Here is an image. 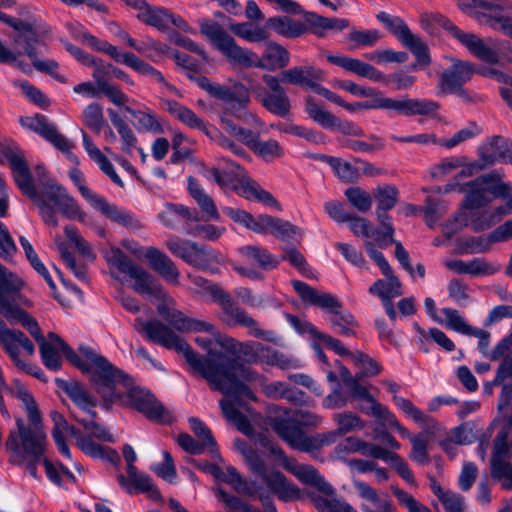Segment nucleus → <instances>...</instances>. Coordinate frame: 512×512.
Segmentation results:
<instances>
[{
	"label": "nucleus",
	"instance_id": "1",
	"mask_svg": "<svg viewBox=\"0 0 512 512\" xmlns=\"http://www.w3.org/2000/svg\"><path fill=\"white\" fill-rule=\"evenodd\" d=\"M22 285L21 279L7 269L0 267V314L11 324L21 323L29 331L37 341L42 361L48 369L52 371L59 370L61 367V355H65L74 366L85 373H89L93 382L95 370L86 352H91L94 355L98 354L86 346H81L79 354H77L63 339L53 332L48 333L47 338H45L37 321L18 307V303L30 306V302L18 293Z\"/></svg>",
	"mask_w": 512,
	"mask_h": 512
},
{
	"label": "nucleus",
	"instance_id": "2",
	"mask_svg": "<svg viewBox=\"0 0 512 512\" xmlns=\"http://www.w3.org/2000/svg\"><path fill=\"white\" fill-rule=\"evenodd\" d=\"M234 448L239 452L250 471L261 478V483L249 481L241 476L237 469L227 465L222 469V476L217 480L225 482L239 494L257 498L265 508L266 512H277L272 501V495L284 502L294 501L301 498L300 489L290 482L283 473L275 469H268L265 455L256 448L249 446L242 439H235Z\"/></svg>",
	"mask_w": 512,
	"mask_h": 512
},
{
	"label": "nucleus",
	"instance_id": "3",
	"mask_svg": "<svg viewBox=\"0 0 512 512\" xmlns=\"http://www.w3.org/2000/svg\"><path fill=\"white\" fill-rule=\"evenodd\" d=\"M504 176L502 170H494L461 187L460 191H465L466 196L465 210L456 217L460 226L481 231L512 214V187L503 181Z\"/></svg>",
	"mask_w": 512,
	"mask_h": 512
},
{
	"label": "nucleus",
	"instance_id": "4",
	"mask_svg": "<svg viewBox=\"0 0 512 512\" xmlns=\"http://www.w3.org/2000/svg\"><path fill=\"white\" fill-rule=\"evenodd\" d=\"M94 367L93 384L103 400V407L110 409L118 404L137 410L150 420H162L164 407L146 390L133 386V379L116 368L105 357L86 352Z\"/></svg>",
	"mask_w": 512,
	"mask_h": 512
},
{
	"label": "nucleus",
	"instance_id": "5",
	"mask_svg": "<svg viewBox=\"0 0 512 512\" xmlns=\"http://www.w3.org/2000/svg\"><path fill=\"white\" fill-rule=\"evenodd\" d=\"M198 25L200 33L232 64L273 72L284 69L290 63L289 51L275 41H264V50L261 56H258L251 49L238 45L219 23L201 18Z\"/></svg>",
	"mask_w": 512,
	"mask_h": 512
},
{
	"label": "nucleus",
	"instance_id": "6",
	"mask_svg": "<svg viewBox=\"0 0 512 512\" xmlns=\"http://www.w3.org/2000/svg\"><path fill=\"white\" fill-rule=\"evenodd\" d=\"M195 342L207 351V356L198 357L207 361L211 367L213 381L205 379L211 390L238 398L244 396L255 400V396L245 382L257 381L262 378L254 369L241 363L237 358L213 351V344H217L213 336H197Z\"/></svg>",
	"mask_w": 512,
	"mask_h": 512
},
{
	"label": "nucleus",
	"instance_id": "7",
	"mask_svg": "<svg viewBox=\"0 0 512 512\" xmlns=\"http://www.w3.org/2000/svg\"><path fill=\"white\" fill-rule=\"evenodd\" d=\"M18 188L35 203L47 225L53 227L58 225L55 209L69 219L84 221L85 213L81 211L77 202L67 193L66 189L56 182L47 181L42 189L37 191L30 172L25 184L20 183Z\"/></svg>",
	"mask_w": 512,
	"mask_h": 512
},
{
	"label": "nucleus",
	"instance_id": "8",
	"mask_svg": "<svg viewBox=\"0 0 512 512\" xmlns=\"http://www.w3.org/2000/svg\"><path fill=\"white\" fill-rule=\"evenodd\" d=\"M190 281L195 285L197 293H207L212 300L218 302L223 315L224 321L229 325H240L248 329V333L254 337L261 338L265 341L279 344L281 338L273 331L263 330L258 322L240 308L220 286L209 282L207 279L198 275H188Z\"/></svg>",
	"mask_w": 512,
	"mask_h": 512
},
{
	"label": "nucleus",
	"instance_id": "9",
	"mask_svg": "<svg viewBox=\"0 0 512 512\" xmlns=\"http://www.w3.org/2000/svg\"><path fill=\"white\" fill-rule=\"evenodd\" d=\"M68 29L76 40L82 41L91 48L109 55L117 63L126 65L138 74L149 77L151 80L165 87L170 92L175 94L178 93L177 88L167 82L164 75L159 70L143 61L135 54L119 51L116 46L108 43L107 41L100 40L88 33L80 23H70L68 25Z\"/></svg>",
	"mask_w": 512,
	"mask_h": 512
},
{
	"label": "nucleus",
	"instance_id": "10",
	"mask_svg": "<svg viewBox=\"0 0 512 512\" xmlns=\"http://www.w3.org/2000/svg\"><path fill=\"white\" fill-rule=\"evenodd\" d=\"M134 327L137 331L144 333L150 341L182 353L194 374L199 375L203 379H208L210 382L213 381L214 378L209 363L200 359L190 345L167 325L156 320L144 321L136 319Z\"/></svg>",
	"mask_w": 512,
	"mask_h": 512
},
{
	"label": "nucleus",
	"instance_id": "11",
	"mask_svg": "<svg viewBox=\"0 0 512 512\" xmlns=\"http://www.w3.org/2000/svg\"><path fill=\"white\" fill-rule=\"evenodd\" d=\"M224 161L227 170L221 171L218 168H212L207 172L209 179L222 189L233 190L247 200L261 202L281 210L280 204L273 195L251 179L239 164L229 159H224Z\"/></svg>",
	"mask_w": 512,
	"mask_h": 512
},
{
	"label": "nucleus",
	"instance_id": "12",
	"mask_svg": "<svg viewBox=\"0 0 512 512\" xmlns=\"http://www.w3.org/2000/svg\"><path fill=\"white\" fill-rule=\"evenodd\" d=\"M62 388L75 406V409L71 411V416L83 427L82 432L92 440L114 442L113 435L103 425L95 421L96 408L99 405L98 399L83 385L75 381H63Z\"/></svg>",
	"mask_w": 512,
	"mask_h": 512
},
{
	"label": "nucleus",
	"instance_id": "13",
	"mask_svg": "<svg viewBox=\"0 0 512 512\" xmlns=\"http://www.w3.org/2000/svg\"><path fill=\"white\" fill-rule=\"evenodd\" d=\"M197 84L211 96L223 100L232 106L231 114L238 120L255 126H261V120L252 112L245 110L251 99L248 89L244 84L235 82L232 86L221 85L210 81L207 77L197 78Z\"/></svg>",
	"mask_w": 512,
	"mask_h": 512
},
{
	"label": "nucleus",
	"instance_id": "14",
	"mask_svg": "<svg viewBox=\"0 0 512 512\" xmlns=\"http://www.w3.org/2000/svg\"><path fill=\"white\" fill-rule=\"evenodd\" d=\"M430 22H435L442 26L451 35V37L456 39L476 58L489 64L498 63L499 55L495 50V45L491 38L484 40L472 32L461 30L449 19L441 15L422 17V27L429 33H433L432 29L430 28Z\"/></svg>",
	"mask_w": 512,
	"mask_h": 512
},
{
	"label": "nucleus",
	"instance_id": "15",
	"mask_svg": "<svg viewBox=\"0 0 512 512\" xmlns=\"http://www.w3.org/2000/svg\"><path fill=\"white\" fill-rule=\"evenodd\" d=\"M350 112L358 110L383 109L395 111L399 114L411 116H433L440 108L438 102L425 98H409L393 99L384 95H378L370 101L345 103L344 107Z\"/></svg>",
	"mask_w": 512,
	"mask_h": 512
},
{
	"label": "nucleus",
	"instance_id": "16",
	"mask_svg": "<svg viewBox=\"0 0 512 512\" xmlns=\"http://www.w3.org/2000/svg\"><path fill=\"white\" fill-rule=\"evenodd\" d=\"M104 257L111 274L115 277L116 273L123 274L134 280L133 289L139 294L153 296L163 293L162 285L143 267L128 258L120 248L111 247L105 252Z\"/></svg>",
	"mask_w": 512,
	"mask_h": 512
},
{
	"label": "nucleus",
	"instance_id": "17",
	"mask_svg": "<svg viewBox=\"0 0 512 512\" xmlns=\"http://www.w3.org/2000/svg\"><path fill=\"white\" fill-rule=\"evenodd\" d=\"M328 62L337 65L347 71H350L360 77L368 78L375 82H383L386 85H393L395 90H405L410 88L416 81L412 75L405 73H393L384 75L372 65L365 63L359 59L351 58L344 55L326 54Z\"/></svg>",
	"mask_w": 512,
	"mask_h": 512
},
{
	"label": "nucleus",
	"instance_id": "18",
	"mask_svg": "<svg viewBox=\"0 0 512 512\" xmlns=\"http://www.w3.org/2000/svg\"><path fill=\"white\" fill-rule=\"evenodd\" d=\"M17 433L10 432L6 441L8 450L18 453L22 447L26 457L40 461L44 455L47 436L43 430L42 422L26 427L23 420L16 419Z\"/></svg>",
	"mask_w": 512,
	"mask_h": 512
},
{
	"label": "nucleus",
	"instance_id": "19",
	"mask_svg": "<svg viewBox=\"0 0 512 512\" xmlns=\"http://www.w3.org/2000/svg\"><path fill=\"white\" fill-rule=\"evenodd\" d=\"M51 418L54 422L52 436L55 444L62 455L66 458H71L70 450L65 442L64 434L68 433L76 440L77 446L87 455L94 458L104 457V448L92 440L88 435H85L81 430L69 425L63 416L53 411Z\"/></svg>",
	"mask_w": 512,
	"mask_h": 512
},
{
	"label": "nucleus",
	"instance_id": "20",
	"mask_svg": "<svg viewBox=\"0 0 512 512\" xmlns=\"http://www.w3.org/2000/svg\"><path fill=\"white\" fill-rule=\"evenodd\" d=\"M262 81L269 92L259 83L251 85V93L255 99L270 113L286 117L290 113L291 103L285 89L281 86V76L264 74Z\"/></svg>",
	"mask_w": 512,
	"mask_h": 512
},
{
	"label": "nucleus",
	"instance_id": "21",
	"mask_svg": "<svg viewBox=\"0 0 512 512\" xmlns=\"http://www.w3.org/2000/svg\"><path fill=\"white\" fill-rule=\"evenodd\" d=\"M14 42L21 47L32 60L34 67L41 72H46L61 83H66L65 76L58 72L59 65L54 60H39L38 55L47 51V46L41 37L30 25L14 37Z\"/></svg>",
	"mask_w": 512,
	"mask_h": 512
},
{
	"label": "nucleus",
	"instance_id": "22",
	"mask_svg": "<svg viewBox=\"0 0 512 512\" xmlns=\"http://www.w3.org/2000/svg\"><path fill=\"white\" fill-rule=\"evenodd\" d=\"M224 133L214 131L213 140L223 149L229 150L240 158H250L247 151L237 142L247 146L249 149L253 145L258 133L236 124L226 116L220 118Z\"/></svg>",
	"mask_w": 512,
	"mask_h": 512
},
{
	"label": "nucleus",
	"instance_id": "23",
	"mask_svg": "<svg viewBox=\"0 0 512 512\" xmlns=\"http://www.w3.org/2000/svg\"><path fill=\"white\" fill-rule=\"evenodd\" d=\"M165 246L174 256L201 270H208L212 263L217 262L214 250L191 240L172 236L166 240Z\"/></svg>",
	"mask_w": 512,
	"mask_h": 512
},
{
	"label": "nucleus",
	"instance_id": "24",
	"mask_svg": "<svg viewBox=\"0 0 512 512\" xmlns=\"http://www.w3.org/2000/svg\"><path fill=\"white\" fill-rule=\"evenodd\" d=\"M21 125L34 133H37L47 142L61 151L73 162L77 161V157L73 154L72 148L74 143L58 131L55 123L51 122L46 116L36 114L34 116L21 117Z\"/></svg>",
	"mask_w": 512,
	"mask_h": 512
},
{
	"label": "nucleus",
	"instance_id": "25",
	"mask_svg": "<svg viewBox=\"0 0 512 512\" xmlns=\"http://www.w3.org/2000/svg\"><path fill=\"white\" fill-rule=\"evenodd\" d=\"M270 452L280 457L282 467L293 474L300 482L315 487L326 496L334 495V488L324 479L319 471L309 464H300L296 460L288 458L284 451L275 445L270 447Z\"/></svg>",
	"mask_w": 512,
	"mask_h": 512
},
{
	"label": "nucleus",
	"instance_id": "26",
	"mask_svg": "<svg viewBox=\"0 0 512 512\" xmlns=\"http://www.w3.org/2000/svg\"><path fill=\"white\" fill-rule=\"evenodd\" d=\"M491 475L506 490H512V441L507 443V433L499 432L494 438L491 457Z\"/></svg>",
	"mask_w": 512,
	"mask_h": 512
},
{
	"label": "nucleus",
	"instance_id": "27",
	"mask_svg": "<svg viewBox=\"0 0 512 512\" xmlns=\"http://www.w3.org/2000/svg\"><path fill=\"white\" fill-rule=\"evenodd\" d=\"M273 429L293 449L302 452H312L317 449L318 443L315 438L306 435L291 418L274 422Z\"/></svg>",
	"mask_w": 512,
	"mask_h": 512
},
{
	"label": "nucleus",
	"instance_id": "28",
	"mask_svg": "<svg viewBox=\"0 0 512 512\" xmlns=\"http://www.w3.org/2000/svg\"><path fill=\"white\" fill-rule=\"evenodd\" d=\"M476 72L475 65L469 61L455 59L452 65L445 69L439 79L438 89L440 94L453 92L471 80Z\"/></svg>",
	"mask_w": 512,
	"mask_h": 512
},
{
	"label": "nucleus",
	"instance_id": "29",
	"mask_svg": "<svg viewBox=\"0 0 512 512\" xmlns=\"http://www.w3.org/2000/svg\"><path fill=\"white\" fill-rule=\"evenodd\" d=\"M291 284L303 302L321 308L329 316L342 308V303L332 294L321 292L299 280H292Z\"/></svg>",
	"mask_w": 512,
	"mask_h": 512
},
{
	"label": "nucleus",
	"instance_id": "30",
	"mask_svg": "<svg viewBox=\"0 0 512 512\" xmlns=\"http://www.w3.org/2000/svg\"><path fill=\"white\" fill-rule=\"evenodd\" d=\"M90 206L109 218L111 221L127 228L130 231L135 232L143 228L141 221L137 219L132 212L115 204H110L100 195L96 197Z\"/></svg>",
	"mask_w": 512,
	"mask_h": 512
},
{
	"label": "nucleus",
	"instance_id": "31",
	"mask_svg": "<svg viewBox=\"0 0 512 512\" xmlns=\"http://www.w3.org/2000/svg\"><path fill=\"white\" fill-rule=\"evenodd\" d=\"M8 334L9 336L4 340V342H0L1 346L18 368L31 372L30 365L21 359L20 353L22 350L29 356L33 355L35 352L34 344L21 331L12 330Z\"/></svg>",
	"mask_w": 512,
	"mask_h": 512
},
{
	"label": "nucleus",
	"instance_id": "32",
	"mask_svg": "<svg viewBox=\"0 0 512 512\" xmlns=\"http://www.w3.org/2000/svg\"><path fill=\"white\" fill-rule=\"evenodd\" d=\"M145 260L165 282L174 286L179 285L180 271L163 251L155 247H147Z\"/></svg>",
	"mask_w": 512,
	"mask_h": 512
},
{
	"label": "nucleus",
	"instance_id": "33",
	"mask_svg": "<svg viewBox=\"0 0 512 512\" xmlns=\"http://www.w3.org/2000/svg\"><path fill=\"white\" fill-rule=\"evenodd\" d=\"M247 229L257 234H271L278 237H289L296 233V227L290 222L266 214L252 216Z\"/></svg>",
	"mask_w": 512,
	"mask_h": 512
},
{
	"label": "nucleus",
	"instance_id": "34",
	"mask_svg": "<svg viewBox=\"0 0 512 512\" xmlns=\"http://www.w3.org/2000/svg\"><path fill=\"white\" fill-rule=\"evenodd\" d=\"M0 163H8L17 186L25 184L27 175L31 172L23 151L16 145L0 142Z\"/></svg>",
	"mask_w": 512,
	"mask_h": 512
},
{
	"label": "nucleus",
	"instance_id": "35",
	"mask_svg": "<svg viewBox=\"0 0 512 512\" xmlns=\"http://www.w3.org/2000/svg\"><path fill=\"white\" fill-rule=\"evenodd\" d=\"M481 161L487 166L494 163H512V145L509 140L495 136L479 150Z\"/></svg>",
	"mask_w": 512,
	"mask_h": 512
},
{
	"label": "nucleus",
	"instance_id": "36",
	"mask_svg": "<svg viewBox=\"0 0 512 512\" xmlns=\"http://www.w3.org/2000/svg\"><path fill=\"white\" fill-rule=\"evenodd\" d=\"M353 486L358 495L363 499L362 512H391V502L385 495L378 493L376 489L360 480H353Z\"/></svg>",
	"mask_w": 512,
	"mask_h": 512
},
{
	"label": "nucleus",
	"instance_id": "37",
	"mask_svg": "<svg viewBox=\"0 0 512 512\" xmlns=\"http://www.w3.org/2000/svg\"><path fill=\"white\" fill-rule=\"evenodd\" d=\"M288 322L298 331L299 333H308L314 338L319 339L322 341L327 347L332 349L335 353H337L340 356L349 355L351 356L352 353L349 352V350L343 345V343L333 338L330 335H327L325 333L320 332L313 324L307 321H302L296 316L287 315Z\"/></svg>",
	"mask_w": 512,
	"mask_h": 512
},
{
	"label": "nucleus",
	"instance_id": "38",
	"mask_svg": "<svg viewBox=\"0 0 512 512\" xmlns=\"http://www.w3.org/2000/svg\"><path fill=\"white\" fill-rule=\"evenodd\" d=\"M280 76L284 83L312 88L315 81L324 78V72L314 66H296L283 70Z\"/></svg>",
	"mask_w": 512,
	"mask_h": 512
},
{
	"label": "nucleus",
	"instance_id": "39",
	"mask_svg": "<svg viewBox=\"0 0 512 512\" xmlns=\"http://www.w3.org/2000/svg\"><path fill=\"white\" fill-rule=\"evenodd\" d=\"M118 482L128 493H148L152 498L159 497V491L154 486L150 476L138 471L137 467L133 472H127V476L120 474Z\"/></svg>",
	"mask_w": 512,
	"mask_h": 512
},
{
	"label": "nucleus",
	"instance_id": "40",
	"mask_svg": "<svg viewBox=\"0 0 512 512\" xmlns=\"http://www.w3.org/2000/svg\"><path fill=\"white\" fill-rule=\"evenodd\" d=\"M83 139V147L89 157L98 165L99 169L111 179L113 183L119 187H123L124 183L116 173L113 164L103 154V152L94 144L92 139L85 131H81Z\"/></svg>",
	"mask_w": 512,
	"mask_h": 512
},
{
	"label": "nucleus",
	"instance_id": "41",
	"mask_svg": "<svg viewBox=\"0 0 512 512\" xmlns=\"http://www.w3.org/2000/svg\"><path fill=\"white\" fill-rule=\"evenodd\" d=\"M238 252L246 262L255 264L263 270L275 269L280 263V259L261 246H242Z\"/></svg>",
	"mask_w": 512,
	"mask_h": 512
},
{
	"label": "nucleus",
	"instance_id": "42",
	"mask_svg": "<svg viewBox=\"0 0 512 512\" xmlns=\"http://www.w3.org/2000/svg\"><path fill=\"white\" fill-rule=\"evenodd\" d=\"M385 279H378L369 287V293L380 298L382 303L392 301L394 298L402 295L401 283L394 275L393 270L390 274H383Z\"/></svg>",
	"mask_w": 512,
	"mask_h": 512
},
{
	"label": "nucleus",
	"instance_id": "43",
	"mask_svg": "<svg viewBox=\"0 0 512 512\" xmlns=\"http://www.w3.org/2000/svg\"><path fill=\"white\" fill-rule=\"evenodd\" d=\"M266 24L278 35L285 38H296L307 32L305 23L287 16H275L267 19Z\"/></svg>",
	"mask_w": 512,
	"mask_h": 512
},
{
	"label": "nucleus",
	"instance_id": "44",
	"mask_svg": "<svg viewBox=\"0 0 512 512\" xmlns=\"http://www.w3.org/2000/svg\"><path fill=\"white\" fill-rule=\"evenodd\" d=\"M262 351L261 364L277 367L281 370H294L302 367V363L298 358L276 350L271 346L264 345Z\"/></svg>",
	"mask_w": 512,
	"mask_h": 512
},
{
	"label": "nucleus",
	"instance_id": "45",
	"mask_svg": "<svg viewBox=\"0 0 512 512\" xmlns=\"http://www.w3.org/2000/svg\"><path fill=\"white\" fill-rule=\"evenodd\" d=\"M227 340H231L233 343H228L229 345H220L223 349H225L229 353H239L241 354L247 363L261 364V358L263 354L264 345L258 342H238L234 338L226 336Z\"/></svg>",
	"mask_w": 512,
	"mask_h": 512
},
{
	"label": "nucleus",
	"instance_id": "46",
	"mask_svg": "<svg viewBox=\"0 0 512 512\" xmlns=\"http://www.w3.org/2000/svg\"><path fill=\"white\" fill-rule=\"evenodd\" d=\"M229 29L235 36L250 43L263 42L270 37V33L266 27L251 22L231 23Z\"/></svg>",
	"mask_w": 512,
	"mask_h": 512
},
{
	"label": "nucleus",
	"instance_id": "47",
	"mask_svg": "<svg viewBox=\"0 0 512 512\" xmlns=\"http://www.w3.org/2000/svg\"><path fill=\"white\" fill-rule=\"evenodd\" d=\"M188 190L193 199L197 202L201 210L209 219L218 220L220 215L213 199L200 187L198 182L193 178H188Z\"/></svg>",
	"mask_w": 512,
	"mask_h": 512
},
{
	"label": "nucleus",
	"instance_id": "48",
	"mask_svg": "<svg viewBox=\"0 0 512 512\" xmlns=\"http://www.w3.org/2000/svg\"><path fill=\"white\" fill-rule=\"evenodd\" d=\"M159 220L169 228H176L180 219L196 221V213L183 205L167 204L158 214Z\"/></svg>",
	"mask_w": 512,
	"mask_h": 512
},
{
	"label": "nucleus",
	"instance_id": "49",
	"mask_svg": "<svg viewBox=\"0 0 512 512\" xmlns=\"http://www.w3.org/2000/svg\"><path fill=\"white\" fill-rule=\"evenodd\" d=\"M139 21L160 31L167 30V9L147 3L136 13Z\"/></svg>",
	"mask_w": 512,
	"mask_h": 512
},
{
	"label": "nucleus",
	"instance_id": "50",
	"mask_svg": "<svg viewBox=\"0 0 512 512\" xmlns=\"http://www.w3.org/2000/svg\"><path fill=\"white\" fill-rule=\"evenodd\" d=\"M125 110L135 120V127L137 128V130L155 134L163 132L162 125L152 110H134L130 107H126Z\"/></svg>",
	"mask_w": 512,
	"mask_h": 512
},
{
	"label": "nucleus",
	"instance_id": "51",
	"mask_svg": "<svg viewBox=\"0 0 512 512\" xmlns=\"http://www.w3.org/2000/svg\"><path fill=\"white\" fill-rule=\"evenodd\" d=\"M333 419L337 425L335 436H343L350 432L362 430L366 425L361 417L351 411L335 413Z\"/></svg>",
	"mask_w": 512,
	"mask_h": 512
},
{
	"label": "nucleus",
	"instance_id": "52",
	"mask_svg": "<svg viewBox=\"0 0 512 512\" xmlns=\"http://www.w3.org/2000/svg\"><path fill=\"white\" fill-rule=\"evenodd\" d=\"M220 408L225 418L233 423L239 431L245 435L250 436L252 434V426L248 417L235 407V404L227 399L220 401Z\"/></svg>",
	"mask_w": 512,
	"mask_h": 512
},
{
	"label": "nucleus",
	"instance_id": "53",
	"mask_svg": "<svg viewBox=\"0 0 512 512\" xmlns=\"http://www.w3.org/2000/svg\"><path fill=\"white\" fill-rule=\"evenodd\" d=\"M512 238V220H508L494 229L487 237L478 239V247L473 249L476 253H482L489 250L491 244L505 242Z\"/></svg>",
	"mask_w": 512,
	"mask_h": 512
},
{
	"label": "nucleus",
	"instance_id": "54",
	"mask_svg": "<svg viewBox=\"0 0 512 512\" xmlns=\"http://www.w3.org/2000/svg\"><path fill=\"white\" fill-rule=\"evenodd\" d=\"M402 44L415 56L416 64L413 66L415 69L424 68L431 63L428 46L419 36L412 33Z\"/></svg>",
	"mask_w": 512,
	"mask_h": 512
},
{
	"label": "nucleus",
	"instance_id": "55",
	"mask_svg": "<svg viewBox=\"0 0 512 512\" xmlns=\"http://www.w3.org/2000/svg\"><path fill=\"white\" fill-rule=\"evenodd\" d=\"M329 322L337 333L343 336H352L355 334L354 328L357 326L353 315L344 310L343 307L329 316Z\"/></svg>",
	"mask_w": 512,
	"mask_h": 512
},
{
	"label": "nucleus",
	"instance_id": "56",
	"mask_svg": "<svg viewBox=\"0 0 512 512\" xmlns=\"http://www.w3.org/2000/svg\"><path fill=\"white\" fill-rule=\"evenodd\" d=\"M501 10V7L495 4L492 12L483 14V18H485L484 24L512 38V17L502 14Z\"/></svg>",
	"mask_w": 512,
	"mask_h": 512
},
{
	"label": "nucleus",
	"instance_id": "57",
	"mask_svg": "<svg viewBox=\"0 0 512 512\" xmlns=\"http://www.w3.org/2000/svg\"><path fill=\"white\" fill-rule=\"evenodd\" d=\"M377 19L402 43L411 34L406 23L397 16H391L386 12H379Z\"/></svg>",
	"mask_w": 512,
	"mask_h": 512
},
{
	"label": "nucleus",
	"instance_id": "58",
	"mask_svg": "<svg viewBox=\"0 0 512 512\" xmlns=\"http://www.w3.org/2000/svg\"><path fill=\"white\" fill-rule=\"evenodd\" d=\"M359 409L362 413L369 417L375 418L381 426L386 420H392V412L371 396L365 401H361Z\"/></svg>",
	"mask_w": 512,
	"mask_h": 512
},
{
	"label": "nucleus",
	"instance_id": "59",
	"mask_svg": "<svg viewBox=\"0 0 512 512\" xmlns=\"http://www.w3.org/2000/svg\"><path fill=\"white\" fill-rule=\"evenodd\" d=\"M359 409L362 413L369 417L375 418L381 426L386 420H392V412L371 396L365 401H361Z\"/></svg>",
	"mask_w": 512,
	"mask_h": 512
},
{
	"label": "nucleus",
	"instance_id": "60",
	"mask_svg": "<svg viewBox=\"0 0 512 512\" xmlns=\"http://www.w3.org/2000/svg\"><path fill=\"white\" fill-rule=\"evenodd\" d=\"M250 150L266 161L279 158L283 155V150L278 141L274 139L262 141L259 135L255 139Z\"/></svg>",
	"mask_w": 512,
	"mask_h": 512
},
{
	"label": "nucleus",
	"instance_id": "61",
	"mask_svg": "<svg viewBox=\"0 0 512 512\" xmlns=\"http://www.w3.org/2000/svg\"><path fill=\"white\" fill-rule=\"evenodd\" d=\"M189 423L192 431L198 437V439L208 445L209 452L212 457L222 462L223 459L220 456L216 442L209 428L198 418H190Z\"/></svg>",
	"mask_w": 512,
	"mask_h": 512
},
{
	"label": "nucleus",
	"instance_id": "62",
	"mask_svg": "<svg viewBox=\"0 0 512 512\" xmlns=\"http://www.w3.org/2000/svg\"><path fill=\"white\" fill-rule=\"evenodd\" d=\"M393 400L395 405L406 415L411 417L416 423L422 426H434V419L423 413L410 400L397 395L393 396Z\"/></svg>",
	"mask_w": 512,
	"mask_h": 512
},
{
	"label": "nucleus",
	"instance_id": "63",
	"mask_svg": "<svg viewBox=\"0 0 512 512\" xmlns=\"http://www.w3.org/2000/svg\"><path fill=\"white\" fill-rule=\"evenodd\" d=\"M398 189L393 185H379L373 191L377 202V209L391 210L398 201Z\"/></svg>",
	"mask_w": 512,
	"mask_h": 512
},
{
	"label": "nucleus",
	"instance_id": "64",
	"mask_svg": "<svg viewBox=\"0 0 512 512\" xmlns=\"http://www.w3.org/2000/svg\"><path fill=\"white\" fill-rule=\"evenodd\" d=\"M345 196L351 206L361 213H367L372 207V196L369 192L358 186L346 189Z\"/></svg>",
	"mask_w": 512,
	"mask_h": 512
}]
</instances>
